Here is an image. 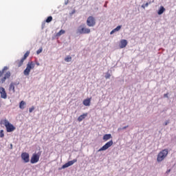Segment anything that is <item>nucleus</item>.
<instances>
[{"instance_id": "nucleus-6", "label": "nucleus", "mask_w": 176, "mask_h": 176, "mask_svg": "<svg viewBox=\"0 0 176 176\" xmlns=\"http://www.w3.org/2000/svg\"><path fill=\"white\" fill-rule=\"evenodd\" d=\"M40 157H41V154L34 153L30 159V163L32 164H35V163H38V162H39Z\"/></svg>"}, {"instance_id": "nucleus-36", "label": "nucleus", "mask_w": 176, "mask_h": 176, "mask_svg": "<svg viewBox=\"0 0 176 176\" xmlns=\"http://www.w3.org/2000/svg\"><path fill=\"white\" fill-rule=\"evenodd\" d=\"M142 8L143 9H145V5H142Z\"/></svg>"}, {"instance_id": "nucleus-32", "label": "nucleus", "mask_w": 176, "mask_h": 176, "mask_svg": "<svg viewBox=\"0 0 176 176\" xmlns=\"http://www.w3.org/2000/svg\"><path fill=\"white\" fill-rule=\"evenodd\" d=\"M164 97H165V98H168V94H165L164 95Z\"/></svg>"}, {"instance_id": "nucleus-9", "label": "nucleus", "mask_w": 176, "mask_h": 176, "mask_svg": "<svg viewBox=\"0 0 176 176\" xmlns=\"http://www.w3.org/2000/svg\"><path fill=\"white\" fill-rule=\"evenodd\" d=\"M76 162H78V160L76 159H74L72 161H69L68 162L62 166V168H67V167L72 166L74 163H76Z\"/></svg>"}, {"instance_id": "nucleus-21", "label": "nucleus", "mask_w": 176, "mask_h": 176, "mask_svg": "<svg viewBox=\"0 0 176 176\" xmlns=\"http://www.w3.org/2000/svg\"><path fill=\"white\" fill-rule=\"evenodd\" d=\"M65 61H66V63H69L71 61H72V57L71 56H67L65 58Z\"/></svg>"}, {"instance_id": "nucleus-2", "label": "nucleus", "mask_w": 176, "mask_h": 176, "mask_svg": "<svg viewBox=\"0 0 176 176\" xmlns=\"http://www.w3.org/2000/svg\"><path fill=\"white\" fill-rule=\"evenodd\" d=\"M168 155V149H164L162 151H160L157 157V162H163L166 157H167V155Z\"/></svg>"}, {"instance_id": "nucleus-18", "label": "nucleus", "mask_w": 176, "mask_h": 176, "mask_svg": "<svg viewBox=\"0 0 176 176\" xmlns=\"http://www.w3.org/2000/svg\"><path fill=\"white\" fill-rule=\"evenodd\" d=\"M111 138H112V135L111 134H105L103 136V140L104 141H108V140H111Z\"/></svg>"}, {"instance_id": "nucleus-19", "label": "nucleus", "mask_w": 176, "mask_h": 176, "mask_svg": "<svg viewBox=\"0 0 176 176\" xmlns=\"http://www.w3.org/2000/svg\"><path fill=\"white\" fill-rule=\"evenodd\" d=\"M164 12H166V8H164V7L161 6L157 12L158 14H163V13H164Z\"/></svg>"}, {"instance_id": "nucleus-8", "label": "nucleus", "mask_w": 176, "mask_h": 176, "mask_svg": "<svg viewBox=\"0 0 176 176\" xmlns=\"http://www.w3.org/2000/svg\"><path fill=\"white\" fill-rule=\"evenodd\" d=\"M21 157L22 160H23L24 163H28L30 162V154L28 153H22Z\"/></svg>"}, {"instance_id": "nucleus-20", "label": "nucleus", "mask_w": 176, "mask_h": 176, "mask_svg": "<svg viewBox=\"0 0 176 176\" xmlns=\"http://www.w3.org/2000/svg\"><path fill=\"white\" fill-rule=\"evenodd\" d=\"M14 82H11L10 85V87H9V90L10 91H12V93H14V91H16V90L14 89Z\"/></svg>"}, {"instance_id": "nucleus-35", "label": "nucleus", "mask_w": 176, "mask_h": 176, "mask_svg": "<svg viewBox=\"0 0 176 176\" xmlns=\"http://www.w3.org/2000/svg\"><path fill=\"white\" fill-rule=\"evenodd\" d=\"M10 149H13V144H10Z\"/></svg>"}, {"instance_id": "nucleus-3", "label": "nucleus", "mask_w": 176, "mask_h": 176, "mask_svg": "<svg viewBox=\"0 0 176 176\" xmlns=\"http://www.w3.org/2000/svg\"><path fill=\"white\" fill-rule=\"evenodd\" d=\"M34 68H35V63L32 61L28 62L25 69L23 71L24 75L25 76H28V75H30V72H31V69H34Z\"/></svg>"}, {"instance_id": "nucleus-10", "label": "nucleus", "mask_w": 176, "mask_h": 176, "mask_svg": "<svg viewBox=\"0 0 176 176\" xmlns=\"http://www.w3.org/2000/svg\"><path fill=\"white\" fill-rule=\"evenodd\" d=\"M10 78V72H7L4 75V77L1 79L0 83H5L6 79H9Z\"/></svg>"}, {"instance_id": "nucleus-29", "label": "nucleus", "mask_w": 176, "mask_h": 176, "mask_svg": "<svg viewBox=\"0 0 176 176\" xmlns=\"http://www.w3.org/2000/svg\"><path fill=\"white\" fill-rule=\"evenodd\" d=\"M42 50H43L42 48H40L39 50H37L36 54H40V53H42Z\"/></svg>"}, {"instance_id": "nucleus-13", "label": "nucleus", "mask_w": 176, "mask_h": 176, "mask_svg": "<svg viewBox=\"0 0 176 176\" xmlns=\"http://www.w3.org/2000/svg\"><path fill=\"white\" fill-rule=\"evenodd\" d=\"M87 113H84L82 115H80L77 119L78 122H82V120L86 119V118H87Z\"/></svg>"}, {"instance_id": "nucleus-23", "label": "nucleus", "mask_w": 176, "mask_h": 176, "mask_svg": "<svg viewBox=\"0 0 176 176\" xmlns=\"http://www.w3.org/2000/svg\"><path fill=\"white\" fill-rule=\"evenodd\" d=\"M63 34H65V30H61L56 34V36H61Z\"/></svg>"}, {"instance_id": "nucleus-25", "label": "nucleus", "mask_w": 176, "mask_h": 176, "mask_svg": "<svg viewBox=\"0 0 176 176\" xmlns=\"http://www.w3.org/2000/svg\"><path fill=\"white\" fill-rule=\"evenodd\" d=\"M53 20V17L52 16H50L47 18V19L45 20V21L47 23H50L51 21H52Z\"/></svg>"}, {"instance_id": "nucleus-7", "label": "nucleus", "mask_w": 176, "mask_h": 176, "mask_svg": "<svg viewBox=\"0 0 176 176\" xmlns=\"http://www.w3.org/2000/svg\"><path fill=\"white\" fill-rule=\"evenodd\" d=\"M112 145H113V141L110 140V141L107 142L102 147H101L98 150V152H101L102 151H107V149H108L109 148H111V146H112Z\"/></svg>"}, {"instance_id": "nucleus-5", "label": "nucleus", "mask_w": 176, "mask_h": 176, "mask_svg": "<svg viewBox=\"0 0 176 176\" xmlns=\"http://www.w3.org/2000/svg\"><path fill=\"white\" fill-rule=\"evenodd\" d=\"M87 25L88 27H94L96 25V18L93 16H89L87 19Z\"/></svg>"}, {"instance_id": "nucleus-31", "label": "nucleus", "mask_w": 176, "mask_h": 176, "mask_svg": "<svg viewBox=\"0 0 176 176\" xmlns=\"http://www.w3.org/2000/svg\"><path fill=\"white\" fill-rule=\"evenodd\" d=\"M127 127H129V125L122 127V130H126V129H127Z\"/></svg>"}, {"instance_id": "nucleus-22", "label": "nucleus", "mask_w": 176, "mask_h": 176, "mask_svg": "<svg viewBox=\"0 0 176 176\" xmlns=\"http://www.w3.org/2000/svg\"><path fill=\"white\" fill-rule=\"evenodd\" d=\"M25 105V102L24 100H22L19 104V108L20 109H24V106Z\"/></svg>"}, {"instance_id": "nucleus-14", "label": "nucleus", "mask_w": 176, "mask_h": 176, "mask_svg": "<svg viewBox=\"0 0 176 176\" xmlns=\"http://www.w3.org/2000/svg\"><path fill=\"white\" fill-rule=\"evenodd\" d=\"M24 60L23 58H21V60H18L15 62V64L16 65V67H21V65H23V63H24Z\"/></svg>"}, {"instance_id": "nucleus-24", "label": "nucleus", "mask_w": 176, "mask_h": 176, "mask_svg": "<svg viewBox=\"0 0 176 176\" xmlns=\"http://www.w3.org/2000/svg\"><path fill=\"white\" fill-rule=\"evenodd\" d=\"M28 56H30V51H27L26 53L24 54L23 57L22 58V59H23L24 60H25V59L27 58V57H28Z\"/></svg>"}, {"instance_id": "nucleus-15", "label": "nucleus", "mask_w": 176, "mask_h": 176, "mask_svg": "<svg viewBox=\"0 0 176 176\" xmlns=\"http://www.w3.org/2000/svg\"><path fill=\"white\" fill-rule=\"evenodd\" d=\"M1 98H6L8 97V95L6 94V91H5V88L2 87L1 88Z\"/></svg>"}, {"instance_id": "nucleus-33", "label": "nucleus", "mask_w": 176, "mask_h": 176, "mask_svg": "<svg viewBox=\"0 0 176 176\" xmlns=\"http://www.w3.org/2000/svg\"><path fill=\"white\" fill-rule=\"evenodd\" d=\"M36 65H37L38 67H39V65H41L38 62H36Z\"/></svg>"}, {"instance_id": "nucleus-11", "label": "nucleus", "mask_w": 176, "mask_h": 176, "mask_svg": "<svg viewBox=\"0 0 176 176\" xmlns=\"http://www.w3.org/2000/svg\"><path fill=\"white\" fill-rule=\"evenodd\" d=\"M126 46H127V40H121L120 43V49H124V47H126Z\"/></svg>"}, {"instance_id": "nucleus-1", "label": "nucleus", "mask_w": 176, "mask_h": 176, "mask_svg": "<svg viewBox=\"0 0 176 176\" xmlns=\"http://www.w3.org/2000/svg\"><path fill=\"white\" fill-rule=\"evenodd\" d=\"M0 124H3L6 126L7 133H12V131H14V130H16L14 126L10 124V122H9L6 119L1 120Z\"/></svg>"}, {"instance_id": "nucleus-27", "label": "nucleus", "mask_w": 176, "mask_h": 176, "mask_svg": "<svg viewBox=\"0 0 176 176\" xmlns=\"http://www.w3.org/2000/svg\"><path fill=\"white\" fill-rule=\"evenodd\" d=\"M5 137V133H3V130L0 131V138H3Z\"/></svg>"}, {"instance_id": "nucleus-16", "label": "nucleus", "mask_w": 176, "mask_h": 176, "mask_svg": "<svg viewBox=\"0 0 176 176\" xmlns=\"http://www.w3.org/2000/svg\"><path fill=\"white\" fill-rule=\"evenodd\" d=\"M122 28L121 25H118L116 27V28L113 29L111 32L110 34L112 35V34H115V32H118V31H120V30Z\"/></svg>"}, {"instance_id": "nucleus-30", "label": "nucleus", "mask_w": 176, "mask_h": 176, "mask_svg": "<svg viewBox=\"0 0 176 176\" xmlns=\"http://www.w3.org/2000/svg\"><path fill=\"white\" fill-rule=\"evenodd\" d=\"M145 8H148L149 6V3H146L144 4Z\"/></svg>"}, {"instance_id": "nucleus-12", "label": "nucleus", "mask_w": 176, "mask_h": 176, "mask_svg": "<svg viewBox=\"0 0 176 176\" xmlns=\"http://www.w3.org/2000/svg\"><path fill=\"white\" fill-rule=\"evenodd\" d=\"M90 102H91V98H88V99H85L82 101V104L83 105H85V107H90Z\"/></svg>"}, {"instance_id": "nucleus-34", "label": "nucleus", "mask_w": 176, "mask_h": 176, "mask_svg": "<svg viewBox=\"0 0 176 176\" xmlns=\"http://www.w3.org/2000/svg\"><path fill=\"white\" fill-rule=\"evenodd\" d=\"M168 124V121H166V122H165V126H167Z\"/></svg>"}, {"instance_id": "nucleus-4", "label": "nucleus", "mask_w": 176, "mask_h": 176, "mask_svg": "<svg viewBox=\"0 0 176 176\" xmlns=\"http://www.w3.org/2000/svg\"><path fill=\"white\" fill-rule=\"evenodd\" d=\"M91 30L89 28H85L83 25H80L77 29V34L82 35L83 34H90Z\"/></svg>"}, {"instance_id": "nucleus-26", "label": "nucleus", "mask_w": 176, "mask_h": 176, "mask_svg": "<svg viewBox=\"0 0 176 176\" xmlns=\"http://www.w3.org/2000/svg\"><path fill=\"white\" fill-rule=\"evenodd\" d=\"M105 79H109L111 78V74L107 72L104 76Z\"/></svg>"}, {"instance_id": "nucleus-28", "label": "nucleus", "mask_w": 176, "mask_h": 176, "mask_svg": "<svg viewBox=\"0 0 176 176\" xmlns=\"http://www.w3.org/2000/svg\"><path fill=\"white\" fill-rule=\"evenodd\" d=\"M35 109V107L32 106L31 108L29 109L30 113H32V111Z\"/></svg>"}, {"instance_id": "nucleus-17", "label": "nucleus", "mask_w": 176, "mask_h": 176, "mask_svg": "<svg viewBox=\"0 0 176 176\" xmlns=\"http://www.w3.org/2000/svg\"><path fill=\"white\" fill-rule=\"evenodd\" d=\"M9 68L6 66H5L2 70H0V78H2L3 76V74H5V71H8Z\"/></svg>"}, {"instance_id": "nucleus-37", "label": "nucleus", "mask_w": 176, "mask_h": 176, "mask_svg": "<svg viewBox=\"0 0 176 176\" xmlns=\"http://www.w3.org/2000/svg\"><path fill=\"white\" fill-rule=\"evenodd\" d=\"M170 171H171V170H167V172H166V173H170Z\"/></svg>"}]
</instances>
